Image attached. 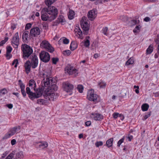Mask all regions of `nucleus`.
Listing matches in <instances>:
<instances>
[{"mask_svg":"<svg viewBox=\"0 0 159 159\" xmlns=\"http://www.w3.org/2000/svg\"><path fill=\"white\" fill-rule=\"evenodd\" d=\"M78 47L77 43L75 41H72L70 44V49L71 51H74Z\"/></svg>","mask_w":159,"mask_h":159,"instance_id":"23","label":"nucleus"},{"mask_svg":"<svg viewBox=\"0 0 159 159\" xmlns=\"http://www.w3.org/2000/svg\"><path fill=\"white\" fill-rule=\"evenodd\" d=\"M7 93V91L5 89H3L0 91V95H4Z\"/></svg>","mask_w":159,"mask_h":159,"instance_id":"45","label":"nucleus"},{"mask_svg":"<svg viewBox=\"0 0 159 159\" xmlns=\"http://www.w3.org/2000/svg\"><path fill=\"white\" fill-rule=\"evenodd\" d=\"M157 140L156 141V142L155 143V145L156 147H158V142L159 141V136H158L157 137Z\"/></svg>","mask_w":159,"mask_h":159,"instance_id":"60","label":"nucleus"},{"mask_svg":"<svg viewBox=\"0 0 159 159\" xmlns=\"http://www.w3.org/2000/svg\"><path fill=\"white\" fill-rule=\"evenodd\" d=\"M71 53V52L70 50H66L64 51L63 54L65 56H68L70 55Z\"/></svg>","mask_w":159,"mask_h":159,"instance_id":"39","label":"nucleus"},{"mask_svg":"<svg viewBox=\"0 0 159 159\" xmlns=\"http://www.w3.org/2000/svg\"><path fill=\"white\" fill-rule=\"evenodd\" d=\"M40 34L39 28L37 27L32 28L30 30V34L33 37H36L39 35Z\"/></svg>","mask_w":159,"mask_h":159,"instance_id":"13","label":"nucleus"},{"mask_svg":"<svg viewBox=\"0 0 159 159\" xmlns=\"http://www.w3.org/2000/svg\"><path fill=\"white\" fill-rule=\"evenodd\" d=\"M98 96L94 93V91L91 89L88 91L87 95V98L89 101L96 102Z\"/></svg>","mask_w":159,"mask_h":159,"instance_id":"7","label":"nucleus"},{"mask_svg":"<svg viewBox=\"0 0 159 159\" xmlns=\"http://www.w3.org/2000/svg\"><path fill=\"white\" fill-rule=\"evenodd\" d=\"M18 83V84L21 89V93L23 96L24 97H25L26 95V94L25 90V85L23 83L21 80H19Z\"/></svg>","mask_w":159,"mask_h":159,"instance_id":"16","label":"nucleus"},{"mask_svg":"<svg viewBox=\"0 0 159 159\" xmlns=\"http://www.w3.org/2000/svg\"><path fill=\"white\" fill-rule=\"evenodd\" d=\"M20 126H16L14 127L12 129H11L10 130L8 134L6 135V136L7 138L10 137V136L14 135L15 133L16 132L17 129H20Z\"/></svg>","mask_w":159,"mask_h":159,"instance_id":"14","label":"nucleus"},{"mask_svg":"<svg viewBox=\"0 0 159 159\" xmlns=\"http://www.w3.org/2000/svg\"><path fill=\"white\" fill-rule=\"evenodd\" d=\"M19 44V39L18 32L14 34L12 39L11 44L15 48H17Z\"/></svg>","mask_w":159,"mask_h":159,"instance_id":"11","label":"nucleus"},{"mask_svg":"<svg viewBox=\"0 0 159 159\" xmlns=\"http://www.w3.org/2000/svg\"><path fill=\"white\" fill-rule=\"evenodd\" d=\"M94 57L97 58L98 57V55L97 53H95L93 55Z\"/></svg>","mask_w":159,"mask_h":159,"instance_id":"63","label":"nucleus"},{"mask_svg":"<svg viewBox=\"0 0 159 159\" xmlns=\"http://www.w3.org/2000/svg\"><path fill=\"white\" fill-rule=\"evenodd\" d=\"M43 29H47L48 28V24L46 22H43L42 24Z\"/></svg>","mask_w":159,"mask_h":159,"instance_id":"48","label":"nucleus"},{"mask_svg":"<svg viewBox=\"0 0 159 159\" xmlns=\"http://www.w3.org/2000/svg\"><path fill=\"white\" fill-rule=\"evenodd\" d=\"M32 25L30 23L27 24L25 26V29L28 30L31 27Z\"/></svg>","mask_w":159,"mask_h":159,"instance_id":"53","label":"nucleus"},{"mask_svg":"<svg viewBox=\"0 0 159 159\" xmlns=\"http://www.w3.org/2000/svg\"><path fill=\"white\" fill-rule=\"evenodd\" d=\"M108 30V28L107 27L103 28L102 30V33L105 35H107V31Z\"/></svg>","mask_w":159,"mask_h":159,"instance_id":"47","label":"nucleus"},{"mask_svg":"<svg viewBox=\"0 0 159 159\" xmlns=\"http://www.w3.org/2000/svg\"><path fill=\"white\" fill-rule=\"evenodd\" d=\"M134 61V58L133 57H130L126 62L125 65H129L133 64Z\"/></svg>","mask_w":159,"mask_h":159,"instance_id":"27","label":"nucleus"},{"mask_svg":"<svg viewBox=\"0 0 159 159\" xmlns=\"http://www.w3.org/2000/svg\"><path fill=\"white\" fill-rule=\"evenodd\" d=\"M30 57L31 59V61L30 62L31 64V67L33 69H34L38 66V57L36 55L32 54V55L30 56Z\"/></svg>","mask_w":159,"mask_h":159,"instance_id":"10","label":"nucleus"},{"mask_svg":"<svg viewBox=\"0 0 159 159\" xmlns=\"http://www.w3.org/2000/svg\"><path fill=\"white\" fill-rule=\"evenodd\" d=\"M24 66L25 68V72L27 74H28L30 72V68L31 67V64L30 61H26L25 64Z\"/></svg>","mask_w":159,"mask_h":159,"instance_id":"18","label":"nucleus"},{"mask_svg":"<svg viewBox=\"0 0 159 159\" xmlns=\"http://www.w3.org/2000/svg\"><path fill=\"white\" fill-rule=\"evenodd\" d=\"M42 48L45 49L50 53H52L54 51V49L50 43L47 41L43 40L40 44Z\"/></svg>","mask_w":159,"mask_h":159,"instance_id":"6","label":"nucleus"},{"mask_svg":"<svg viewBox=\"0 0 159 159\" xmlns=\"http://www.w3.org/2000/svg\"><path fill=\"white\" fill-rule=\"evenodd\" d=\"M21 50L23 53V57L25 59H26L32 55L33 50L29 45L26 44H22Z\"/></svg>","mask_w":159,"mask_h":159,"instance_id":"4","label":"nucleus"},{"mask_svg":"<svg viewBox=\"0 0 159 159\" xmlns=\"http://www.w3.org/2000/svg\"><path fill=\"white\" fill-rule=\"evenodd\" d=\"M84 45L86 47H88L90 45V41L89 40L86 39L85 41H84Z\"/></svg>","mask_w":159,"mask_h":159,"instance_id":"40","label":"nucleus"},{"mask_svg":"<svg viewBox=\"0 0 159 159\" xmlns=\"http://www.w3.org/2000/svg\"><path fill=\"white\" fill-rule=\"evenodd\" d=\"M57 14V9L55 7H48L42 10L41 18L43 21L50 22L55 19Z\"/></svg>","mask_w":159,"mask_h":159,"instance_id":"2","label":"nucleus"},{"mask_svg":"<svg viewBox=\"0 0 159 159\" xmlns=\"http://www.w3.org/2000/svg\"><path fill=\"white\" fill-rule=\"evenodd\" d=\"M151 112L150 111L148 112L147 114L145 115L144 117V120L147 119L148 117H150L151 116Z\"/></svg>","mask_w":159,"mask_h":159,"instance_id":"49","label":"nucleus"},{"mask_svg":"<svg viewBox=\"0 0 159 159\" xmlns=\"http://www.w3.org/2000/svg\"><path fill=\"white\" fill-rule=\"evenodd\" d=\"M18 64V59H15L13 61L12 63V65L13 66L15 65L14 67L16 68L17 67V65Z\"/></svg>","mask_w":159,"mask_h":159,"instance_id":"44","label":"nucleus"},{"mask_svg":"<svg viewBox=\"0 0 159 159\" xmlns=\"http://www.w3.org/2000/svg\"><path fill=\"white\" fill-rule=\"evenodd\" d=\"M153 48L152 46L150 45L146 50V54H151L153 51Z\"/></svg>","mask_w":159,"mask_h":159,"instance_id":"30","label":"nucleus"},{"mask_svg":"<svg viewBox=\"0 0 159 159\" xmlns=\"http://www.w3.org/2000/svg\"><path fill=\"white\" fill-rule=\"evenodd\" d=\"M16 157L18 158H21L23 157V152H20L16 153Z\"/></svg>","mask_w":159,"mask_h":159,"instance_id":"37","label":"nucleus"},{"mask_svg":"<svg viewBox=\"0 0 159 159\" xmlns=\"http://www.w3.org/2000/svg\"><path fill=\"white\" fill-rule=\"evenodd\" d=\"M39 143H40L39 145V148L42 149L47 148L48 145V143L46 142H41Z\"/></svg>","mask_w":159,"mask_h":159,"instance_id":"26","label":"nucleus"},{"mask_svg":"<svg viewBox=\"0 0 159 159\" xmlns=\"http://www.w3.org/2000/svg\"><path fill=\"white\" fill-rule=\"evenodd\" d=\"M149 107V105L147 103L143 104L141 106V108L143 111H147Z\"/></svg>","mask_w":159,"mask_h":159,"instance_id":"28","label":"nucleus"},{"mask_svg":"<svg viewBox=\"0 0 159 159\" xmlns=\"http://www.w3.org/2000/svg\"><path fill=\"white\" fill-rule=\"evenodd\" d=\"M63 87L64 91L67 93H70V95L72 94L71 92L74 88L73 84L66 82L63 83Z\"/></svg>","mask_w":159,"mask_h":159,"instance_id":"9","label":"nucleus"},{"mask_svg":"<svg viewBox=\"0 0 159 159\" xmlns=\"http://www.w3.org/2000/svg\"><path fill=\"white\" fill-rule=\"evenodd\" d=\"M141 28V26L140 25H137L136 26L134 29L133 30V32L134 33H137L138 32V31H139Z\"/></svg>","mask_w":159,"mask_h":159,"instance_id":"38","label":"nucleus"},{"mask_svg":"<svg viewBox=\"0 0 159 159\" xmlns=\"http://www.w3.org/2000/svg\"><path fill=\"white\" fill-rule=\"evenodd\" d=\"M63 41V43L65 44H68L69 42V40L65 37H63L60 39Z\"/></svg>","mask_w":159,"mask_h":159,"instance_id":"35","label":"nucleus"},{"mask_svg":"<svg viewBox=\"0 0 159 159\" xmlns=\"http://www.w3.org/2000/svg\"><path fill=\"white\" fill-rule=\"evenodd\" d=\"M13 94L16 96L17 97H19V93H13Z\"/></svg>","mask_w":159,"mask_h":159,"instance_id":"64","label":"nucleus"},{"mask_svg":"<svg viewBox=\"0 0 159 159\" xmlns=\"http://www.w3.org/2000/svg\"><path fill=\"white\" fill-rule=\"evenodd\" d=\"M59 61V59L57 57H53L52 58V61L53 64H56Z\"/></svg>","mask_w":159,"mask_h":159,"instance_id":"42","label":"nucleus"},{"mask_svg":"<svg viewBox=\"0 0 159 159\" xmlns=\"http://www.w3.org/2000/svg\"><path fill=\"white\" fill-rule=\"evenodd\" d=\"M39 57L40 60L44 62H48L50 59L49 54L45 51H42L39 53Z\"/></svg>","mask_w":159,"mask_h":159,"instance_id":"8","label":"nucleus"},{"mask_svg":"<svg viewBox=\"0 0 159 159\" xmlns=\"http://www.w3.org/2000/svg\"><path fill=\"white\" fill-rule=\"evenodd\" d=\"M95 146L97 147H98L99 146H101L103 145V142L101 141H97L95 143Z\"/></svg>","mask_w":159,"mask_h":159,"instance_id":"46","label":"nucleus"},{"mask_svg":"<svg viewBox=\"0 0 159 159\" xmlns=\"http://www.w3.org/2000/svg\"><path fill=\"white\" fill-rule=\"evenodd\" d=\"M147 1L149 2H157L158 0H147Z\"/></svg>","mask_w":159,"mask_h":159,"instance_id":"58","label":"nucleus"},{"mask_svg":"<svg viewBox=\"0 0 159 159\" xmlns=\"http://www.w3.org/2000/svg\"><path fill=\"white\" fill-rule=\"evenodd\" d=\"M113 138H111L108 140L106 142V145L108 148H110L112 146L113 142Z\"/></svg>","mask_w":159,"mask_h":159,"instance_id":"24","label":"nucleus"},{"mask_svg":"<svg viewBox=\"0 0 159 159\" xmlns=\"http://www.w3.org/2000/svg\"><path fill=\"white\" fill-rule=\"evenodd\" d=\"M97 12L96 9H93L89 11L88 17L89 20H93L97 16Z\"/></svg>","mask_w":159,"mask_h":159,"instance_id":"12","label":"nucleus"},{"mask_svg":"<svg viewBox=\"0 0 159 159\" xmlns=\"http://www.w3.org/2000/svg\"><path fill=\"white\" fill-rule=\"evenodd\" d=\"M26 93L28 94L29 97L30 99L33 100L34 98L33 95H34V93L31 91L30 88L29 87H26Z\"/></svg>","mask_w":159,"mask_h":159,"instance_id":"20","label":"nucleus"},{"mask_svg":"<svg viewBox=\"0 0 159 159\" xmlns=\"http://www.w3.org/2000/svg\"><path fill=\"white\" fill-rule=\"evenodd\" d=\"M77 74V70L74 68L73 70H72L71 75L74 74L75 75Z\"/></svg>","mask_w":159,"mask_h":159,"instance_id":"54","label":"nucleus"},{"mask_svg":"<svg viewBox=\"0 0 159 159\" xmlns=\"http://www.w3.org/2000/svg\"><path fill=\"white\" fill-rule=\"evenodd\" d=\"M119 117H120L121 120H123L124 119V116L122 114H120Z\"/></svg>","mask_w":159,"mask_h":159,"instance_id":"59","label":"nucleus"},{"mask_svg":"<svg viewBox=\"0 0 159 159\" xmlns=\"http://www.w3.org/2000/svg\"><path fill=\"white\" fill-rule=\"evenodd\" d=\"M8 39V38L7 37H5L4 39L0 42V47L4 44L7 41Z\"/></svg>","mask_w":159,"mask_h":159,"instance_id":"36","label":"nucleus"},{"mask_svg":"<svg viewBox=\"0 0 159 159\" xmlns=\"http://www.w3.org/2000/svg\"><path fill=\"white\" fill-rule=\"evenodd\" d=\"M85 125L87 126H90L91 124V122L90 121H88L85 123Z\"/></svg>","mask_w":159,"mask_h":159,"instance_id":"55","label":"nucleus"},{"mask_svg":"<svg viewBox=\"0 0 159 159\" xmlns=\"http://www.w3.org/2000/svg\"><path fill=\"white\" fill-rule=\"evenodd\" d=\"M66 22V20L64 16L62 15H59L57 18V20L55 22V25H57L60 23L61 25H64Z\"/></svg>","mask_w":159,"mask_h":159,"instance_id":"17","label":"nucleus"},{"mask_svg":"<svg viewBox=\"0 0 159 159\" xmlns=\"http://www.w3.org/2000/svg\"><path fill=\"white\" fill-rule=\"evenodd\" d=\"M74 68L73 67L67 66L65 68V70L69 75H71Z\"/></svg>","mask_w":159,"mask_h":159,"instance_id":"25","label":"nucleus"},{"mask_svg":"<svg viewBox=\"0 0 159 159\" xmlns=\"http://www.w3.org/2000/svg\"><path fill=\"white\" fill-rule=\"evenodd\" d=\"M77 89L80 93H81L83 92L84 88L83 86L82 85H78L77 87Z\"/></svg>","mask_w":159,"mask_h":159,"instance_id":"43","label":"nucleus"},{"mask_svg":"<svg viewBox=\"0 0 159 159\" xmlns=\"http://www.w3.org/2000/svg\"><path fill=\"white\" fill-rule=\"evenodd\" d=\"M36 93H34L33 99L35 98H38L40 97L42 95L43 91L41 89H39L36 91Z\"/></svg>","mask_w":159,"mask_h":159,"instance_id":"19","label":"nucleus"},{"mask_svg":"<svg viewBox=\"0 0 159 159\" xmlns=\"http://www.w3.org/2000/svg\"><path fill=\"white\" fill-rule=\"evenodd\" d=\"M119 114L118 113L115 112L114 113L112 116L115 119H116L118 117H119Z\"/></svg>","mask_w":159,"mask_h":159,"instance_id":"51","label":"nucleus"},{"mask_svg":"<svg viewBox=\"0 0 159 159\" xmlns=\"http://www.w3.org/2000/svg\"><path fill=\"white\" fill-rule=\"evenodd\" d=\"M56 0H47L45 1V3L46 5L48 7H50V5H51L52 3H53Z\"/></svg>","mask_w":159,"mask_h":159,"instance_id":"31","label":"nucleus"},{"mask_svg":"<svg viewBox=\"0 0 159 159\" xmlns=\"http://www.w3.org/2000/svg\"><path fill=\"white\" fill-rule=\"evenodd\" d=\"M87 18L83 16L80 20V25L81 28L83 30L84 34H88L89 30V26L88 23Z\"/></svg>","mask_w":159,"mask_h":159,"instance_id":"5","label":"nucleus"},{"mask_svg":"<svg viewBox=\"0 0 159 159\" xmlns=\"http://www.w3.org/2000/svg\"><path fill=\"white\" fill-rule=\"evenodd\" d=\"M129 141H131L133 139V136L132 135L129 134L127 137H126Z\"/></svg>","mask_w":159,"mask_h":159,"instance_id":"52","label":"nucleus"},{"mask_svg":"<svg viewBox=\"0 0 159 159\" xmlns=\"http://www.w3.org/2000/svg\"><path fill=\"white\" fill-rule=\"evenodd\" d=\"M58 96V95L57 93L46 92L44 94V98L45 99H39L37 100V103L40 105H45L48 103L49 100L53 101Z\"/></svg>","mask_w":159,"mask_h":159,"instance_id":"3","label":"nucleus"},{"mask_svg":"<svg viewBox=\"0 0 159 159\" xmlns=\"http://www.w3.org/2000/svg\"><path fill=\"white\" fill-rule=\"evenodd\" d=\"M91 118L96 121H100L103 118V116L99 113H92L91 114Z\"/></svg>","mask_w":159,"mask_h":159,"instance_id":"15","label":"nucleus"},{"mask_svg":"<svg viewBox=\"0 0 159 159\" xmlns=\"http://www.w3.org/2000/svg\"><path fill=\"white\" fill-rule=\"evenodd\" d=\"M16 143V140L15 139H13L11 140V143L12 145H15Z\"/></svg>","mask_w":159,"mask_h":159,"instance_id":"56","label":"nucleus"},{"mask_svg":"<svg viewBox=\"0 0 159 159\" xmlns=\"http://www.w3.org/2000/svg\"><path fill=\"white\" fill-rule=\"evenodd\" d=\"M77 32L79 36V38L81 39H82L83 38V36L82 31L79 28L77 30Z\"/></svg>","mask_w":159,"mask_h":159,"instance_id":"32","label":"nucleus"},{"mask_svg":"<svg viewBox=\"0 0 159 159\" xmlns=\"http://www.w3.org/2000/svg\"><path fill=\"white\" fill-rule=\"evenodd\" d=\"M29 86H33V87H36V83L35 81L33 80H31L29 81Z\"/></svg>","mask_w":159,"mask_h":159,"instance_id":"33","label":"nucleus"},{"mask_svg":"<svg viewBox=\"0 0 159 159\" xmlns=\"http://www.w3.org/2000/svg\"><path fill=\"white\" fill-rule=\"evenodd\" d=\"M14 154L12 153H10L9 155L5 158V159H12L13 157Z\"/></svg>","mask_w":159,"mask_h":159,"instance_id":"50","label":"nucleus"},{"mask_svg":"<svg viewBox=\"0 0 159 159\" xmlns=\"http://www.w3.org/2000/svg\"><path fill=\"white\" fill-rule=\"evenodd\" d=\"M125 139V137L124 136L122 138L119 140L117 143V146L118 147H120L121 144L124 142Z\"/></svg>","mask_w":159,"mask_h":159,"instance_id":"34","label":"nucleus"},{"mask_svg":"<svg viewBox=\"0 0 159 159\" xmlns=\"http://www.w3.org/2000/svg\"><path fill=\"white\" fill-rule=\"evenodd\" d=\"M144 20L146 22H148L150 20V18L148 17H146L144 18Z\"/></svg>","mask_w":159,"mask_h":159,"instance_id":"57","label":"nucleus"},{"mask_svg":"<svg viewBox=\"0 0 159 159\" xmlns=\"http://www.w3.org/2000/svg\"><path fill=\"white\" fill-rule=\"evenodd\" d=\"M12 50V48L11 46H8L7 48V52L6 57L8 59H10L12 57L11 52Z\"/></svg>","mask_w":159,"mask_h":159,"instance_id":"21","label":"nucleus"},{"mask_svg":"<svg viewBox=\"0 0 159 159\" xmlns=\"http://www.w3.org/2000/svg\"><path fill=\"white\" fill-rule=\"evenodd\" d=\"M29 33L28 31H25L23 33L22 35V39L25 42H26L28 41V39L29 38Z\"/></svg>","mask_w":159,"mask_h":159,"instance_id":"22","label":"nucleus"},{"mask_svg":"<svg viewBox=\"0 0 159 159\" xmlns=\"http://www.w3.org/2000/svg\"><path fill=\"white\" fill-rule=\"evenodd\" d=\"M75 12L72 10H70L68 15V17L70 20L74 18Z\"/></svg>","mask_w":159,"mask_h":159,"instance_id":"29","label":"nucleus"},{"mask_svg":"<svg viewBox=\"0 0 159 159\" xmlns=\"http://www.w3.org/2000/svg\"><path fill=\"white\" fill-rule=\"evenodd\" d=\"M106 85V84L102 81H101L98 83V85L101 88H103L105 87Z\"/></svg>","mask_w":159,"mask_h":159,"instance_id":"41","label":"nucleus"},{"mask_svg":"<svg viewBox=\"0 0 159 159\" xmlns=\"http://www.w3.org/2000/svg\"><path fill=\"white\" fill-rule=\"evenodd\" d=\"M42 77L43 78L42 82V86L47 87L46 89L48 90L47 92L52 93L57 90L58 87L56 84L57 81L56 79L48 76L46 72L42 73Z\"/></svg>","mask_w":159,"mask_h":159,"instance_id":"1","label":"nucleus"},{"mask_svg":"<svg viewBox=\"0 0 159 159\" xmlns=\"http://www.w3.org/2000/svg\"><path fill=\"white\" fill-rule=\"evenodd\" d=\"M8 153H7V152H6L4 153L2 156V158H5L6 156H7V154Z\"/></svg>","mask_w":159,"mask_h":159,"instance_id":"62","label":"nucleus"},{"mask_svg":"<svg viewBox=\"0 0 159 159\" xmlns=\"http://www.w3.org/2000/svg\"><path fill=\"white\" fill-rule=\"evenodd\" d=\"M7 107L10 109H11L13 107V105L12 104H7Z\"/></svg>","mask_w":159,"mask_h":159,"instance_id":"61","label":"nucleus"}]
</instances>
